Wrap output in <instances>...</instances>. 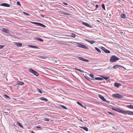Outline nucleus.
I'll return each mask as SVG.
<instances>
[{"mask_svg": "<svg viewBox=\"0 0 133 133\" xmlns=\"http://www.w3.org/2000/svg\"><path fill=\"white\" fill-rule=\"evenodd\" d=\"M112 109L117 112L121 113L124 114H127L129 115H133V112L129 110H124L117 108H115L112 107Z\"/></svg>", "mask_w": 133, "mask_h": 133, "instance_id": "1", "label": "nucleus"}, {"mask_svg": "<svg viewBox=\"0 0 133 133\" xmlns=\"http://www.w3.org/2000/svg\"><path fill=\"white\" fill-rule=\"evenodd\" d=\"M119 58L115 55L112 56L110 59V61L111 62H115L118 60Z\"/></svg>", "mask_w": 133, "mask_h": 133, "instance_id": "2", "label": "nucleus"}, {"mask_svg": "<svg viewBox=\"0 0 133 133\" xmlns=\"http://www.w3.org/2000/svg\"><path fill=\"white\" fill-rule=\"evenodd\" d=\"M112 96L114 97H116L118 98H121L123 97V96L119 94H114L112 95Z\"/></svg>", "mask_w": 133, "mask_h": 133, "instance_id": "3", "label": "nucleus"}, {"mask_svg": "<svg viewBox=\"0 0 133 133\" xmlns=\"http://www.w3.org/2000/svg\"><path fill=\"white\" fill-rule=\"evenodd\" d=\"M29 71L36 76H38L39 75V74L37 72L31 68L29 69Z\"/></svg>", "mask_w": 133, "mask_h": 133, "instance_id": "4", "label": "nucleus"}, {"mask_svg": "<svg viewBox=\"0 0 133 133\" xmlns=\"http://www.w3.org/2000/svg\"><path fill=\"white\" fill-rule=\"evenodd\" d=\"M0 5H1L7 7H9L10 6V5L9 4L6 3H3L1 4Z\"/></svg>", "mask_w": 133, "mask_h": 133, "instance_id": "5", "label": "nucleus"}, {"mask_svg": "<svg viewBox=\"0 0 133 133\" xmlns=\"http://www.w3.org/2000/svg\"><path fill=\"white\" fill-rule=\"evenodd\" d=\"M123 67L124 68H125L123 66L121 65H114L113 66V68H114V69H116L117 68H118L119 67Z\"/></svg>", "mask_w": 133, "mask_h": 133, "instance_id": "6", "label": "nucleus"}, {"mask_svg": "<svg viewBox=\"0 0 133 133\" xmlns=\"http://www.w3.org/2000/svg\"><path fill=\"white\" fill-rule=\"evenodd\" d=\"M121 84L116 82H115L114 84V86L115 87L118 88L119 87V86H121Z\"/></svg>", "mask_w": 133, "mask_h": 133, "instance_id": "7", "label": "nucleus"}, {"mask_svg": "<svg viewBox=\"0 0 133 133\" xmlns=\"http://www.w3.org/2000/svg\"><path fill=\"white\" fill-rule=\"evenodd\" d=\"M99 97L101 99L104 101H106V99L103 96L101 95H99Z\"/></svg>", "mask_w": 133, "mask_h": 133, "instance_id": "8", "label": "nucleus"}, {"mask_svg": "<svg viewBox=\"0 0 133 133\" xmlns=\"http://www.w3.org/2000/svg\"><path fill=\"white\" fill-rule=\"evenodd\" d=\"M65 36H66L71 37L74 38L76 37V35L75 34L72 33L71 34V35L70 36L68 35H65Z\"/></svg>", "mask_w": 133, "mask_h": 133, "instance_id": "9", "label": "nucleus"}, {"mask_svg": "<svg viewBox=\"0 0 133 133\" xmlns=\"http://www.w3.org/2000/svg\"><path fill=\"white\" fill-rule=\"evenodd\" d=\"M16 84L17 85H22L24 84V83L23 82H20L19 81L17 82Z\"/></svg>", "mask_w": 133, "mask_h": 133, "instance_id": "10", "label": "nucleus"}, {"mask_svg": "<svg viewBox=\"0 0 133 133\" xmlns=\"http://www.w3.org/2000/svg\"><path fill=\"white\" fill-rule=\"evenodd\" d=\"M3 31L5 32L8 33H9V30L5 29V28L3 29Z\"/></svg>", "mask_w": 133, "mask_h": 133, "instance_id": "11", "label": "nucleus"}, {"mask_svg": "<svg viewBox=\"0 0 133 133\" xmlns=\"http://www.w3.org/2000/svg\"><path fill=\"white\" fill-rule=\"evenodd\" d=\"M126 107L129 108L133 109V105L130 104L129 105H127Z\"/></svg>", "mask_w": 133, "mask_h": 133, "instance_id": "12", "label": "nucleus"}, {"mask_svg": "<svg viewBox=\"0 0 133 133\" xmlns=\"http://www.w3.org/2000/svg\"><path fill=\"white\" fill-rule=\"evenodd\" d=\"M82 24L83 25H84L86 26H87V27H90V26H91L90 25H89V24H88L87 23H85L83 22H82Z\"/></svg>", "mask_w": 133, "mask_h": 133, "instance_id": "13", "label": "nucleus"}, {"mask_svg": "<svg viewBox=\"0 0 133 133\" xmlns=\"http://www.w3.org/2000/svg\"><path fill=\"white\" fill-rule=\"evenodd\" d=\"M15 44L17 46L21 47L22 45V44L20 43H15Z\"/></svg>", "mask_w": 133, "mask_h": 133, "instance_id": "14", "label": "nucleus"}, {"mask_svg": "<svg viewBox=\"0 0 133 133\" xmlns=\"http://www.w3.org/2000/svg\"><path fill=\"white\" fill-rule=\"evenodd\" d=\"M40 99H41V100L44 101L45 102H46V101H48L47 99L45 98H44V97H41L40 98Z\"/></svg>", "mask_w": 133, "mask_h": 133, "instance_id": "15", "label": "nucleus"}, {"mask_svg": "<svg viewBox=\"0 0 133 133\" xmlns=\"http://www.w3.org/2000/svg\"><path fill=\"white\" fill-rule=\"evenodd\" d=\"M121 17L123 19H125L126 18L125 15V14H124L123 13L121 14Z\"/></svg>", "mask_w": 133, "mask_h": 133, "instance_id": "16", "label": "nucleus"}, {"mask_svg": "<svg viewBox=\"0 0 133 133\" xmlns=\"http://www.w3.org/2000/svg\"><path fill=\"white\" fill-rule=\"evenodd\" d=\"M78 58L81 60H82L84 61H86L87 60V59L83 58L82 57H79Z\"/></svg>", "mask_w": 133, "mask_h": 133, "instance_id": "17", "label": "nucleus"}, {"mask_svg": "<svg viewBox=\"0 0 133 133\" xmlns=\"http://www.w3.org/2000/svg\"><path fill=\"white\" fill-rule=\"evenodd\" d=\"M60 13L61 14H62L65 15H70V14H69L66 13L65 12H63L62 11H61L60 12Z\"/></svg>", "mask_w": 133, "mask_h": 133, "instance_id": "18", "label": "nucleus"}, {"mask_svg": "<svg viewBox=\"0 0 133 133\" xmlns=\"http://www.w3.org/2000/svg\"><path fill=\"white\" fill-rule=\"evenodd\" d=\"M36 39H37V40L39 41H40L41 42H43V40L41 39V38H40L39 37L36 38H35Z\"/></svg>", "mask_w": 133, "mask_h": 133, "instance_id": "19", "label": "nucleus"}, {"mask_svg": "<svg viewBox=\"0 0 133 133\" xmlns=\"http://www.w3.org/2000/svg\"><path fill=\"white\" fill-rule=\"evenodd\" d=\"M95 79L96 80H103V78L100 77H96Z\"/></svg>", "mask_w": 133, "mask_h": 133, "instance_id": "20", "label": "nucleus"}, {"mask_svg": "<svg viewBox=\"0 0 133 133\" xmlns=\"http://www.w3.org/2000/svg\"><path fill=\"white\" fill-rule=\"evenodd\" d=\"M101 76V77L103 78H104V79H105L106 80H107V79H109V77H108L107 76Z\"/></svg>", "mask_w": 133, "mask_h": 133, "instance_id": "21", "label": "nucleus"}, {"mask_svg": "<svg viewBox=\"0 0 133 133\" xmlns=\"http://www.w3.org/2000/svg\"><path fill=\"white\" fill-rule=\"evenodd\" d=\"M31 23L33 24L37 25H39L40 23L38 22H31Z\"/></svg>", "mask_w": 133, "mask_h": 133, "instance_id": "22", "label": "nucleus"}, {"mask_svg": "<svg viewBox=\"0 0 133 133\" xmlns=\"http://www.w3.org/2000/svg\"><path fill=\"white\" fill-rule=\"evenodd\" d=\"M104 52L107 54H109L110 53V51L108 50L105 49L104 50Z\"/></svg>", "mask_w": 133, "mask_h": 133, "instance_id": "23", "label": "nucleus"}, {"mask_svg": "<svg viewBox=\"0 0 133 133\" xmlns=\"http://www.w3.org/2000/svg\"><path fill=\"white\" fill-rule=\"evenodd\" d=\"M95 49L99 53H101V51L97 48L95 47Z\"/></svg>", "mask_w": 133, "mask_h": 133, "instance_id": "24", "label": "nucleus"}, {"mask_svg": "<svg viewBox=\"0 0 133 133\" xmlns=\"http://www.w3.org/2000/svg\"><path fill=\"white\" fill-rule=\"evenodd\" d=\"M29 46L30 47H31L33 48H37V49L38 48V47L37 46H35L30 45H29Z\"/></svg>", "mask_w": 133, "mask_h": 133, "instance_id": "25", "label": "nucleus"}, {"mask_svg": "<svg viewBox=\"0 0 133 133\" xmlns=\"http://www.w3.org/2000/svg\"><path fill=\"white\" fill-rule=\"evenodd\" d=\"M39 57L41 58L45 59L47 58V57L42 56H39Z\"/></svg>", "mask_w": 133, "mask_h": 133, "instance_id": "26", "label": "nucleus"}, {"mask_svg": "<svg viewBox=\"0 0 133 133\" xmlns=\"http://www.w3.org/2000/svg\"><path fill=\"white\" fill-rule=\"evenodd\" d=\"M81 47L85 49H87V46L83 44L81 46Z\"/></svg>", "mask_w": 133, "mask_h": 133, "instance_id": "27", "label": "nucleus"}, {"mask_svg": "<svg viewBox=\"0 0 133 133\" xmlns=\"http://www.w3.org/2000/svg\"><path fill=\"white\" fill-rule=\"evenodd\" d=\"M60 106H61V107H62V108H63L64 109H68V108L66 107H65V106L64 105H60Z\"/></svg>", "mask_w": 133, "mask_h": 133, "instance_id": "28", "label": "nucleus"}, {"mask_svg": "<svg viewBox=\"0 0 133 133\" xmlns=\"http://www.w3.org/2000/svg\"><path fill=\"white\" fill-rule=\"evenodd\" d=\"M102 8L104 10H105V5L104 4H102Z\"/></svg>", "mask_w": 133, "mask_h": 133, "instance_id": "29", "label": "nucleus"}, {"mask_svg": "<svg viewBox=\"0 0 133 133\" xmlns=\"http://www.w3.org/2000/svg\"><path fill=\"white\" fill-rule=\"evenodd\" d=\"M77 103L79 105H80L82 107H84V106L83 105H82L81 103H79L78 102H77Z\"/></svg>", "mask_w": 133, "mask_h": 133, "instance_id": "30", "label": "nucleus"}, {"mask_svg": "<svg viewBox=\"0 0 133 133\" xmlns=\"http://www.w3.org/2000/svg\"><path fill=\"white\" fill-rule=\"evenodd\" d=\"M39 26L44 28L45 27V25L41 23H40Z\"/></svg>", "mask_w": 133, "mask_h": 133, "instance_id": "31", "label": "nucleus"}, {"mask_svg": "<svg viewBox=\"0 0 133 133\" xmlns=\"http://www.w3.org/2000/svg\"><path fill=\"white\" fill-rule=\"evenodd\" d=\"M75 69H76L77 70L79 71L80 72H84V71L83 70H81L80 69H76V68H75Z\"/></svg>", "mask_w": 133, "mask_h": 133, "instance_id": "32", "label": "nucleus"}, {"mask_svg": "<svg viewBox=\"0 0 133 133\" xmlns=\"http://www.w3.org/2000/svg\"><path fill=\"white\" fill-rule=\"evenodd\" d=\"M83 128L85 131H88V129L86 127H84Z\"/></svg>", "mask_w": 133, "mask_h": 133, "instance_id": "33", "label": "nucleus"}, {"mask_svg": "<svg viewBox=\"0 0 133 133\" xmlns=\"http://www.w3.org/2000/svg\"><path fill=\"white\" fill-rule=\"evenodd\" d=\"M17 124L21 127H22V126L21 124L19 122H18L17 123Z\"/></svg>", "mask_w": 133, "mask_h": 133, "instance_id": "34", "label": "nucleus"}, {"mask_svg": "<svg viewBox=\"0 0 133 133\" xmlns=\"http://www.w3.org/2000/svg\"><path fill=\"white\" fill-rule=\"evenodd\" d=\"M23 13L24 15H25L26 16H29L30 15V14H29L26 13L25 12H24Z\"/></svg>", "mask_w": 133, "mask_h": 133, "instance_id": "35", "label": "nucleus"}, {"mask_svg": "<svg viewBox=\"0 0 133 133\" xmlns=\"http://www.w3.org/2000/svg\"><path fill=\"white\" fill-rule=\"evenodd\" d=\"M44 120L45 121H49V119H48V118H44Z\"/></svg>", "mask_w": 133, "mask_h": 133, "instance_id": "36", "label": "nucleus"}, {"mask_svg": "<svg viewBox=\"0 0 133 133\" xmlns=\"http://www.w3.org/2000/svg\"><path fill=\"white\" fill-rule=\"evenodd\" d=\"M17 4L18 5H19L20 6H21V4L19 2V1H18L17 2Z\"/></svg>", "mask_w": 133, "mask_h": 133, "instance_id": "37", "label": "nucleus"}, {"mask_svg": "<svg viewBox=\"0 0 133 133\" xmlns=\"http://www.w3.org/2000/svg\"><path fill=\"white\" fill-rule=\"evenodd\" d=\"M38 91L40 93H42V91L39 89H37Z\"/></svg>", "mask_w": 133, "mask_h": 133, "instance_id": "38", "label": "nucleus"}, {"mask_svg": "<svg viewBox=\"0 0 133 133\" xmlns=\"http://www.w3.org/2000/svg\"><path fill=\"white\" fill-rule=\"evenodd\" d=\"M36 128H38L39 129H41V128L40 127H38V126H36V127H35V129H36Z\"/></svg>", "mask_w": 133, "mask_h": 133, "instance_id": "39", "label": "nucleus"}, {"mask_svg": "<svg viewBox=\"0 0 133 133\" xmlns=\"http://www.w3.org/2000/svg\"><path fill=\"white\" fill-rule=\"evenodd\" d=\"M92 80H94L95 79H94V76L92 74Z\"/></svg>", "mask_w": 133, "mask_h": 133, "instance_id": "40", "label": "nucleus"}, {"mask_svg": "<svg viewBox=\"0 0 133 133\" xmlns=\"http://www.w3.org/2000/svg\"><path fill=\"white\" fill-rule=\"evenodd\" d=\"M4 96L6 98H9L10 97L9 96H8V95H4Z\"/></svg>", "mask_w": 133, "mask_h": 133, "instance_id": "41", "label": "nucleus"}, {"mask_svg": "<svg viewBox=\"0 0 133 133\" xmlns=\"http://www.w3.org/2000/svg\"><path fill=\"white\" fill-rule=\"evenodd\" d=\"M101 49L104 52V50H105V48L103 47H102L101 48Z\"/></svg>", "mask_w": 133, "mask_h": 133, "instance_id": "42", "label": "nucleus"}, {"mask_svg": "<svg viewBox=\"0 0 133 133\" xmlns=\"http://www.w3.org/2000/svg\"><path fill=\"white\" fill-rule=\"evenodd\" d=\"M107 69H112V68H111V66H109Z\"/></svg>", "mask_w": 133, "mask_h": 133, "instance_id": "43", "label": "nucleus"}, {"mask_svg": "<svg viewBox=\"0 0 133 133\" xmlns=\"http://www.w3.org/2000/svg\"><path fill=\"white\" fill-rule=\"evenodd\" d=\"M108 113H109V114H110L111 115H114V114H113V113H111L109 111L108 112Z\"/></svg>", "mask_w": 133, "mask_h": 133, "instance_id": "44", "label": "nucleus"}, {"mask_svg": "<svg viewBox=\"0 0 133 133\" xmlns=\"http://www.w3.org/2000/svg\"><path fill=\"white\" fill-rule=\"evenodd\" d=\"M82 45V44H79L78 45V46L81 47V46Z\"/></svg>", "mask_w": 133, "mask_h": 133, "instance_id": "45", "label": "nucleus"}, {"mask_svg": "<svg viewBox=\"0 0 133 133\" xmlns=\"http://www.w3.org/2000/svg\"><path fill=\"white\" fill-rule=\"evenodd\" d=\"M4 47V46L3 45H0V49H2V48Z\"/></svg>", "mask_w": 133, "mask_h": 133, "instance_id": "46", "label": "nucleus"}, {"mask_svg": "<svg viewBox=\"0 0 133 133\" xmlns=\"http://www.w3.org/2000/svg\"><path fill=\"white\" fill-rule=\"evenodd\" d=\"M63 4H65V5H68V4L66 3H65V2H63Z\"/></svg>", "mask_w": 133, "mask_h": 133, "instance_id": "47", "label": "nucleus"}, {"mask_svg": "<svg viewBox=\"0 0 133 133\" xmlns=\"http://www.w3.org/2000/svg\"><path fill=\"white\" fill-rule=\"evenodd\" d=\"M98 5L97 4H96V8H98Z\"/></svg>", "mask_w": 133, "mask_h": 133, "instance_id": "48", "label": "nucleus"}, {"mask_svg": "<svg viewBox=\"0 0 133 133\" xmlns=\"http://www.w3.org/2000/svg\"><path fill=\"white\" fill-rule=\"evenodd\" d=\"M92 6L95 7V4H94L92 3Z\"/></svg>", "mask_w": 133, "mask_h": 133, "instance_id": "49", "label": "nucleus"}, {"mask_svg": "<svg viewBox=\"0 0 133 133\" xmlns=\"http://www.w3.org/2000/svg\"><path fill=\"white\" fill-rule=\"evenodd\" d=\"M105 101L107 102V103H110V101H107V100H106V101Z\"/></svg>", "mask_w": 133, "mask_h": 133, "instance_id": "50", "label": "nucleus"}, {"mask_svg": "<svg viewBox=\"0 0 133 133\" xmlns=\"http://www.w3.org/2000/svg\"><path fill=\"white\" fill-rule=\"evenodd\" d=\"M95 42L94 41L92 40V44L94 43Z\"/></svg>", "mask_w": 133, "mask_h": 133, "instance_id": "51", "label": "nucleus"}, {"mask_svg": "<svg viewBox=\"0 0 133 133\" xmlns=\"http://www.w3.org/2000/svg\"><path fill=\"white\" fill-rule=\"evenodd\" d=\"M79 120L82 122L83 121L81 119H79Z\"/></svg>", "mask_w": 133, "mask_h": 133, "instance_id": "52", "label": "nucleus"}, {"mask_svg": "<svg viewBox=\"0 0 133 133\" xmlns=\"http://www.w3.org/2000/svg\"><path fill=\"white\" fill-rule=\"evenodd\" d=\"M97 22H100V21H99V20H97Z\"/></svg>", "mask_w": 133, "mask_h": 133, "instance_id": "53", "label": "nucleus"}, {"mask_svg": "<svg viewBox=\"0 0 133 133\" xmlns=\"http://www.w3.org/2000/svg\"><path fill=\"white\" fill-rule=\"evenodd\" d=\"M61 38H66L64 37H61Z\"/></svg>", "mask_w": 133, "mask_h": 133, "instance_id": "54", "label": "nucleus"}, {"mask_svg": "<svg viewBox=\"0 0 133 133\" xmlns=\"http://www.w3.org/2000/svg\"><path fill=\"white\" fill-rule=\"evenodd\" d=\"M90 77H91V74H90Z\"/></svg>", "mask_w": 133, "mask_h": 133, "instance_id": "55", "label": "nucleus"}, {"mask_svg": "<svg viewBox=\"0 0 133 133\" xmlns=\"http://www.w3.org/2000/svg\"><path fill=\"white\" fill-rule=\"evenodd\" d=\"M96 9H95V10H92V11H94V10H96Z\"/></svg>", "mask_w": 133, "mask_h": 133, "instance_id": "56", "label": "nucleus"}, {"mask_svg": "<svg viewBox=\"0 0 133 133\" xmlns=\"http://www.w3.org/2000/svg\"><path fill=\"white\" fill-rule=\"evenodd\" d=\"M121 33L122 34H123V32H121Z\"/></svg>", "mask_w": 133, "mask_h": 133, "instance_id": "57", "label": "nucleus"}, {"mask_svg": "<svg viewBox=\"0 0 133 133\" xmlns=\"http://www.w3.org/2000/svg\"><path fill=\"white\" fill-rule=\"evenodd\" d=\"M41 16H42L43 17H44L43 15H41Z\"/></svg>", "mask_w": 133, "mask_h": 133, "instance_id": "58", "label": "nucleus"}, {"mask_svg": "<svg viewBox=\"0 0 133 133\" xmlns=\"http://www.w3.org/2000/svg\"><path fill=\"white\" fill-rule=\"evenodd\" d=\"M94 13L93 14V15H94Z\"/></svg>", "mask_w": 133, "mask_h": 133, "instance_id": "59", "label": "nucleus"}, {"mask_svg": "<svg viewBox=\"0 0 133 133\" xmlns=\"http://www.w3.org/2000/svg\"><path fill=\"white\" fill-rule=\"evenodd\" d=\"M90 43H91V42H90Z\"/></svg>", "mask_w": 133, "mask_h": 133, "instance_id": "60", "label": "nucleus"}, {"mask_svg": "<svg viewBox=\"0 0 133 133\" xmlns=\"http://www.w3.org/2000/svg\"><path fill=\"white\" fill-rule=\"evenodd\" d=\"M121 133H125L122 132Z\"/></svg>", "mask_w": 133, "mask_h": 133, "instance_id": "61", "label": "nucleus"}, {"mask_svg": "<svg viewBox=\"0 0 133 133\" xmlns=\"http://www.w3.org/2000/svg\"><path fill=\"white\" fill-rule=\"evenodd\" d=\"M100 69H98V70H100Z\"/></svg>", "mask_w": 133, "mask_h": 133, "instance_id": "62", "label": "nucleus"}, {"mask_svg": "<svg viewBox=\"0 0 133 133\" xmlns=\"http://www.w3.org/2000/svg\"><path fill=\"white\" fill-rule=\"evenodd\" d=\"M97 12H96V13H97Z\"/></svg>", "mask_w": 133, "mask_h": 133, "instance_id": "63", "label": "nucleus"}]
</instances>
